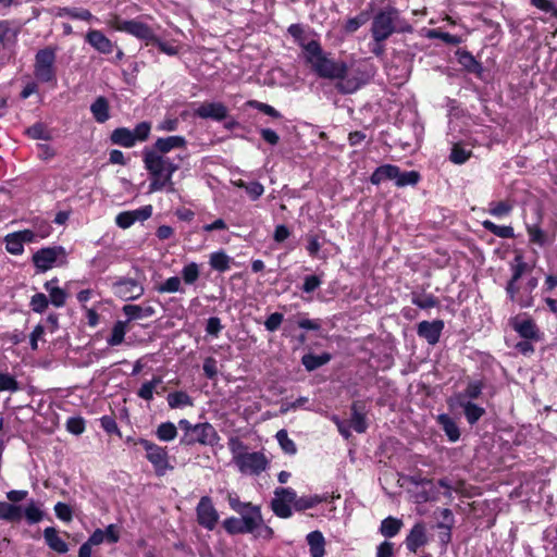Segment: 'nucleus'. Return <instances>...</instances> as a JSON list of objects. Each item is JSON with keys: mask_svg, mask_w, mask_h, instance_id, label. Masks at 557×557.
Listing matches in <instances>:
<instances>
[{"mask_svg": "<svg viewBox=\"0 0 557 557\" xmlns=\"http://www.w3.org/2000/svg\"><path fill=\"white\" fill-rule=\"evenodd\" d=\"M227 502L235 512L237 513H255V510L260 511L259 505H253L252 503L240 502L239 497L236 494H228Z\"/></svg>", "mask_w": 557, "mask_h": 557, "instance_id": "35", "label": "nucleus"}, {"mask_svg": "<svg viewBox=\"0 0 557 557\" xmlns=\"http://www.w3.org/2000/svg\"><path fill=\"white\" fill-rule=\"evenodd\" d=\"M151 131V124L149 122H140L136 125L134 129H132L133 137L135 141H145L148 139Z\"/></svg>", "mask_w": 557, "mask_h": 557, "instance_id": "58", "label": "nucleus"}, {"mask_svg": "<svg viewBox=\"0 0 557 557\" xmlns=\"http://www.w3.org/2000/svg\"><path fill=\"white\" fill-rule=\"evenodd\" d=\"M85 40L95 50L102 54H110L113 52L114 45L113 42L101 32L98 29H90L87 32L85 36Z\"/></svg>", "mask_w": 557, "mask_h": 557, "instance_id": "17", "label": "nucleus"}, {"mask_svg": "<svg viewBox=\"0 0 557 557\" xmlns=\"http://www.w3.org/2000/svg\"><path fill=\"white\" fill-rule=\"evenodd\" d=\"M296 492L290 487H277L271 500V509L274 515L282 519H288L293 515L290 505L295 506Z\"/></svg>", "mask_w": 557, "mask_h": 557, "instance_id": "9", "label": "nucleus"}, {"mask_svg": "<svg viewBox=\"0 0 557 557\" xmlns=\"http://www.w3.org/2000/svg\"><path fill=\"white\" fill-rule=\"evenodd\" d=\"M127 321H117L111 331V335L108 337L107 343L109 346H117L123 343L126 333Z\"/></svg>", "mask_w": 557, "mask_h": 557, "instance_id": "44", "label": "nucleus"}, {"mask_svg": "<svg viewBox=\"0 0 557 557\" xmlns=\"http://www.w3.org/2000/svg\"><path fill=\"white\" fill-rule=\"evenodd\" d=\"M513 261L515 264H512L511 280L513 282H518L522 277L524 272L528 270V264L523 260L522 256H516Z\"/></svg>", "mask_w": 557, "mask_h": 557, "instance_id": "61", "label": "nucleus"}, {"mask_svg": "<svg viewBox=\"0 0 557 557\" xmlns=\"http://www.w3.org/2000/svg\"><path fill=\"white\" fill-rule=\"evenodd\" d=\"M232 258L223 250L214 251L210 255L209 264L218 272H226L231 268Z\"/></svg>", "mask_w": 557, "mask_h": 557, "instance_id": "34", "label": "nucleus"}, {"mask_svg": "<svg viewBox=\"0 0 557 557\" xmlns=\"http://www.w3.org/2000/svg\"><path fill=\"white\" fill-rule=\"evenodd\" d=\"M66 250L62 246L45 247L37 250L32 261L37 272L45 273L54 267H62L67 262Z\"/></svg>", "mask_w": 557, "mask_h": 557, "instance_id": "6", "label": "nucleus"}, {"mask_svg": "<svg viewBox=\"0 0 557 557\" xmlns=\"http://www.w3.org/2000/svg\"><path fill=\"white\" fill-rule=\"evenodd\" d=\"M156 435L160 441L170 442L176 437L177 429L172 422H163L157 428Z\"/></svg>", "mask_w": 557, "mask_h": 557, "instance_id": "49", "label": "nucleus"}, {"mask_svg": "<svg viewBox=\"0 0 557 557\" xmlns=\"http://www.w3.org/2000/svg\"><path fill=\"white\" fill-rule=\"evenodd\" d=\"M350 426L357 433H363V432H366V430L368 428L364 414L361 413L360 411H358L357 403H354L352 406H351Z\"/></svg>", "mask_w": 557, "mask_h": 557, "instance_id": "47", "label": "nucleus"}, {"mask_svg": "<svg viewBox=\"0 0 557 557\" xmlns=\"http://www.w3.org/2000/svg\"><path fill=\"white\" fill-rule=\"evenodd\" d=\"M235 463L242 473L259 475L268 467V460L262 453H246L235 457Z\"/></svg>", "mask_w": 557, "mask_h": 557, "instance_id": "12", "label": "nucleus"}, {"mask_svg": "<svg viewBox=\"0 0 557 557\" xmlns=\"http://www.w3.org/2000/svg\"><path fill=\"white\" fill-rule=\"evenodd\" d=\"M170 408H181L193 405L191 397L183 391L170 393L166 397Z\"/></svg>", "mask_w": 557, "mask_h": 557, "instance_id": "42", "label": "nucleus"}, {"mask_svg": "<svg viewBox=\"0 0 557 557\" xmlns=\"http://www.w3.org/2000/svg\"><path fill=\"white\" fill-rule=\"evenodd\" d=\"M457 61L462 67L469 72L476 75H481L483 72L482 64L475 60L471 52L462 49H458L456 51Z\"/></svg>", "mask_w": 557, "mask_h": 557, "instance_id": "24", "label": "nucleus"}, {"mask_svg": "<svg viewBox=\"0 0 557 557\" xmlns=\"http://www.w3.org/2000/svg\"><path fill=\"white\" fill-rule=\"evenodd\" d=\"M44 539L48 547L58 554H65L69 546L64 540L59 536L58 530L53 527H48L44 530Z\"/></svg>", "mask_w": 557, "mask_h": 557, "instance_id": "22", "label": "nucleus"}, {"mask_svg": "<svg viewBox=\"0 0 557 557\" xmlns=\"http://www.w3.org/2000/svg\"><path fill=\"white\" fill-rule=\"evenodd\" d=\"M136 276H115L113 278L111 289L115 297L124 301H132L144 295V276L138 269H136Z\"/></svg>", "mask_w": 557, "mask_h": 557, "instance_id": "4", "label": "nucleus"}, {"mask_svg": "<svg viewBox=\"0 0 557 557\" xmlns=\"http://www.w3.org/2000/svg\"><path fill=\"white\" fill-rule=\"evenodd\" d=\"M255 513H238L240 517H228L224 519L222 525L225 532L230 535L249 534L252 533L255 528L260 522V511L255 510Z\"/></svg>", "mask_w": 557, "mask_h": 557, "instance_id": "8", "label": "nucleus"}, {"mask_svg": "<svg viewBox=\"0 0 557 557\" xmlns=\"http://www.w3.org/2000/svg\"><path fill=\"white\" fill-rule=\"evenodd\" d=\"M257 524L258 525L255 528L253 532L251 533L256 539H262L265 541H270L274 537L273 529L264 523L261 512H260V522H258Z\"/></svg>", "mask_w": 557, "mask_h": 557, "instance_id": "55", "label": "nucleus"}, {"mask_svg": "<svg viewBox=\"0 0 557 557\" xmlns=\"http://www.w3.org/2000/svg\"><path fill=\"white\" fill-rule=\"evenodd\" d=\"M66 430L75 435H79L85 431V421L82 417H71L66 421Z\"/></svg>", "mask_w": 557, "mask_h": 557, "instance_id": "63", "label": "nucleus"}, {"mask_svg": "<svg viewBox=\"0 0 557 557\" xmlns=\"http://www.w3.org/2000/svg\"><path fill=\"white\" fill-rule=\"evenodd\" d=\"M306 63L317 76L336 82L335 88L343 95L356 92L374 76V69L368 62L354 61L348 64L334 59L320 44L309 45Z\"/></svg>", "mask_w": 557, "mask_h": 557, "instance_id": "1", "label": "nucleus"}, {"mask_svg": "<svg viewBox=\"0 0 557 557\" xmlns=\"http://www.w3.org/2000/svg\"><path fill=\"white\" fill-rule=\"evenodd\" d=\"M275 437L285 454L295 455L297 453V446L295 442L288 437L286 430L282 429L277 431Z\"/></svg>", "mask_w": 557, "mask_h": 557, "instance_id": "46", "label": "nucleus"}, {"mask_svg": "<svg viewBox=\"0 0 557 557\" xmlns=\"http://www.w3.org/2000/svg\"><path fill=\"white\" fill-rule=\"evenodd\" d=\"M219 441L220 436L216 430L208 422L195 424L191 436H183L181 438V443L188 446L196 443L206 446H215Z\"/></svg>", "mask_w": 557, "mask_h": 557, "instance_id": "10", "label": "nucleus"}, {"mask_svg": "<svg viewBox=\"0 0 557 557\" xmlns=\"http://www.w3.org/2000/svg\"><path fill=\"white\" fill-rule=\"evenodd\" d=\"M420 181V174L417 171L401 172L398 168V175L395 178V184L398 187L414 186Z\"/></svg>", "mask_w": 557, "mask_h": 557, "instance_id": "45", "label": "nucleus"}, {"mask_svg": "<svg viewBox=\"0 0 557 557\" xmlns=\"http://www.w3.org/2000/svg\"><path fill=\"white\" fill-rule=\"evenodd\" d=\"M54 513L60 520L64 522H70L73 519L72 508L62 502H59L54 505Z\"/></svg>", "mask_w": 557, "mask_h": 557, "instance_id": "62", "label": "nucleus"}, {"mask_svg": "<svg viewBox=\"0 0 557 557\" xmlns=\"http://www.w3.org/2000/svg\"><path fill=\"white\" fill-rule=\"evenodd\" d=\"M18 30L11 26V23L7 20L0 21V50L3 49L8 44L16 40Z\"/></svg>", "mask_w": 557, "mask_h": 557, "instance_id": "38", "label": "nucleus"}, {"mask_svg": "<svg viewBox=\"0 0 557 557\" xmlns=\"http://www.w3.org/2000/svg\"><path fill=\"white\" fill-rule=\"evenodd\" d=\"M542 215L537 213V221L535 223H527L525 228L530 244L537 245L539 247L547 246L552 243L547 233L541 226Z\"/></svg>", "mask_w": 557, "mask_h": 557, "instance_id": "20", "label": "nucleus"}, {"mask_svg": "<svg viewBox=\"0 0 557 557\" xmlns=\"http://www.w3.org/2000/svg\"><path fill=\"white\" fill-rule=\"evenodd\" d=\"M322 278L319 275H307L304 280L301 290L306 294H310L320 287Z\"/></svg>", "mask_w": 557, "mask_h": 557, "instance_id": "64", "label": "nucleus"}, {"mask_svg": "<svg viewBox=\"0 0 557 557\" xmlns=\"http://www.w3.org/2000/svg\"><path fill=\"white\" fill-rule=\"evenodd\" d=\"M5 249L14 256H20L24 252V245L16 233H10L4 237Z\"/></svg>", "mask_w": 557, "mask_h": 557, "instance_id": "48", "label": "nucleus"}, {"mask_svg": "<svg viewBox=\"0 0 557 557\" xmlns=\"http://www.w3.org/2000/svg\"><path fill=\"white\" fill-rule=\"evenodd\" d=\"M49 306V299L44 293H36L32 296L29 307L36 313H42Z\"/></svg>", "mask_w": 557, "mask_h": 557, "instance_id": "56", "label": "nucleus"}, {"mask_svg": "<svg viewBox=\"0 0 557 557\" xmlns=\"http://www.w3.org/2000/svg\"><path fill=\"white\" fill-rule=\"evenodd\" d=\"M306 239H307L306 249H307L308 255L310 257H317L322 247V244L319 240V235L308 233L306 235Z\"/></svg>", "mask_w": 557, "mask_h": 557, "instance_id": "60", "label": "nucleus"}, {"mask_svg": "<svg viewBox=\"0 0 557 557\" xmlns=\"http://www.w3.org/2000/svg\"><path fill=\"white\" fill-rule=\"evenodd\" d=\"M511 326L524 339H540V330L535 322L530 318L523 320L513 318L511 320Z\"/></svg>", "mask_w": 557, "mask_h": 557, "instance_id": "18", "label": "nucleus"}, {"mask_svg": "<svg viewBox=\"0 0 557 557\" xmlns=\"http://www.w3.org/2000/svg\"><path fill=\"white\" fill-rule=\"evenodd\" d=\"M331 360V355L324 352L322 355L307 354L301 358V363L307 371H314L318 368L326 364Z\"/></svg>", "mask_w": 557, "mask_h": 557, "instance_id": "33", "label": "nucleus"}, {"mask_svg": "<svg viewBox=\"0 0 557 557\" xmlns=\"http://www.w3.org/2000/svg\"><path fill=\"white\" fill-rule=\"evenodd\" d=\"M181 275L185 284L191 285L198 281L200 276L199 264L196 262H189L185 264L181 271Z\"/></svg>", "mask_w": 557, "mask_h": 557, "instance_id": "43", "label": "nucleus"}, {"mask_svg": "<svg viewBox=\"0 0 557 557\" xmlns=\"http://www.w3.org/2000/svg\"><path fill=\"white\" fill-rule=\"evenodd\" d=\"M238 187L240 188H244L246 190V193L248 194V196L250 197L251 200H257L259 199L262 194L264 193V187L261 183L259 182H249V183H246L244 181H239V183L237 184Z\"/></svg>", "mask_w": 557, "mask_h": 557, "instance_id": "52", "label": "nucleus"}, {"mask_svg": "<svg viewBox=\"0 0 557 557\" xmlns=\"http://www.w3.org/2000/svg\"><path fill=\"white\" fill-rule=\"evenodd\" d=\"M429 542L426 525L423 521L416 522L405 539L408 552L417 553L418 549Z\"/></svg>", "mask_w": 557, "mask_h": 557, "instance_id": "15", "label": "nucleus"}, {"mask_svg": "<svg viewBox=\"0 0 557 557\" xmlns=\"http://www.w3.org/2000/svg\"><path fill=\"white\" fill-rule=\"evenodd\" d=\"M513 205L508 200L491 201L487 212L496 219H503L511 214Z\"/></svg>", "mask_w": 557, "mask_h": 557, "instance_id": "36", "label": "nucleus"}, {"mask_svg": "<svg viewBox=\"0 0 557 557\" xmlns=\"http://www.w3.org/2000/svg\"><path fill=\"white\" fill-rule=\"evenodd\" d=\"M197 522L208 531H213L219 522V512L210 496H202L196 506Z\"/></svg>", "mask_w": 557, "mask_h": 557, "instance_id": "11", "label": "nucleus"}, {"mask_svg": "<svg viewBox=\"0 0 557 557\" xmlns=\"http://www.w3.org/2000/svg\"><path fill=\"white\" fill-rule=\"evenodd\" d=\"M484 388V384L482 381H470L466 388L456 395L457 404L462 403V400H472L480 397L482 391Z\"/></svg>", "mask_w": 557, "mask_h": 557, "instance_id": "31", "label": "nucleus"}, {"mask_svg": "<svg viewBox=\"0 0 557 557\" xmlns=\"http://www.w3.org/2000/svg\"><path fill=\"white\" fill-rule=\"evenodd\" d=\"M156 290L160 294H173V293H184V288L182 287V281L178 276H171L166 278L162 284L157 285Z\"/></svg>", "mask_w": 557, "mask_h": 557, "instance_id": "41", "label": "nucleus"}, {"mask_svg": "<svg viewBox=\"0 0 557 557\" xmlns=\"http://www.w3.org/2000/svg\"><path fill=\"white\" fill-rule=\"evenodd\" d=\"M311 557H323L325 555V540L320 531H312L307 535Z\"/></svg>", "mask_w": 557, "mask_h": 557, "instance_id": "27", "label": "nucleus"}, {"mask_svg": "<svg viewBox=\"0 0 557 557\" xmlns=\"http://www.w3.org/2000/svg\"><path fill=\"white\" fill-rule=\"evenodd\" d=\"M26 134L33 139L50 140L51 134L42 123H35L26 129Z\"/></svg>", "mask_w": 557, "mask_h": 557, "instance_id": "54", "label": "nucleus"}, {"mask_svg": "<svg viewBox=\"0 0 557 557\" xmlns=\"http://www.w3.org/2000/svg\"><path fill=\"white\" fill-rule=\"evenodd\" d=\"M436 420L450 442L455 443L460 438V430L450 416L441 413Z\"/></svg>", "mask_w": 557, "mask_h": 557, "instance_id": "26", "label": "nucleus"}, {"mask_svg": "<svg viewBox=\"0 0 557 557\" xmlns=\"http://www.w3.org/2000/svg\"><path fill=\"white\" fill-rule=\"evenodd\" d=\"M187 140L184 136L172 135L159 137L151 148L143 150V161L145 169L149 173V193L165 189L166 193H174L175 186L172 181L173 174L180 169L166 153L174 149L186 148Z\"/></svg>", "mask_w": 557, "mask_h": 557, "instance_id": "2", "label": "nucleus"}, {"mask_svg": "<svg viewBox=\"0 0 557 557\" xmlns=\"http://www.w3.org/2000/svg\"><path fill=\"white\" fill-rule=\"evenodd\" d=\"M90 112L97 123H106L111 116L109 100L103 96L97 97L90 104Z\"/></svg>", "mask_w": 557, "mask_h": 557, "instance_id": "23", "label": "nucleus"}, {"mask_svg": "<svg viewBox=\"0 0 557 557\" xmlns=\"http://www.w3.org/2000/svg\"><path fill=\"white\" fill-rule=\"evenodd\" d=\"M471 152L460 147L459 145H454L451 148V152L449 156V160L455 164H462L470 158Z\"/></svg>", "mask_w": 557, "mask_h": 557, "instance_id": "59", "label": "nucleus"}, {"mask_svg": "<svg viewBox=\"0 0 557 557\" xmlns=\"http://www.w3.org/2000/svg\"><path fill=\"white\" fill-rule=\"evenodd\" d=\"M322 502H323V498L320 497L319 495H310V496H301V497L296 496L294 509L297 511H302L306 509L313 508Z\"/></svg>", "mask_w": 557, "mask_h": 557, "instance_id": "51", "label": "nucleus"}, {"mask_svg": "<svg viewBox=\"0 0 557 557\" xmlns=\"http://www.w3.org/2000/svg\"><path fill=\"white\" fill-rule=\"evenodd\" d=\"M138 444L145 449L146 458L152 465L157 476H163L174 469L166 447L159 446L146 438H139Z\"/></svg>", "mask_w": 557, "mask_h": 557, "instance_id": "5", "label": "nucleus"}, {"mask_svg": "<svg viewBox=\"0 0 557 557\" xmlns=\"http://www.w3.org/2000/svg\"><path fill=\"white\" fill-rule=\"evenodd\" d=\"M0 519L7 521H20L22 519L21 507L7 502H0Z\"/></svg>", "mask_w": 557, "mask_h": 557, "instance_id": "39", "label": "nucleus"}, {"mask_svg": "<svg viewBox=\"0 0 557 557\" xmlns=\"http://www.w3.org/2000/svg\"><path fill=\"white\" fill-rule=\"evenodd\" d=\"M482 226L484 230L488 231L493 235L499 238H513L515 231L510 225H497L490 220H485L482 222Z\"/></svg>", "mask_w": 557, "mask_h": 557, "instance_id": "37", "label": "nucleus"}, {"mask_svg": "<svg viewBox=\"0 0 557 557\" xmlns=\"http://www.w3.org/2000/svg\"><path fill=\"white\" fill-rule=\"evenodd\" d=\"M161 383V376H153L152 380L141 384L140 388L137 391V396L146 401L152 400L153 393Z\"/></svg>", "mask_w": 557, "mask_h": 557, "instance_id": "40", "label": "nucleus"}, {"mask_svg": "<svg viewBox=\"0 0 557 557\" xmlns=\"http://www.w3.org/2000/svg\"><path fill=\"white\" fill-rule=\"evenodd\" d=\"M397 17L398 11L393 7L385 8L374 15L371 33L376 44L386 40L395 32Z\"/></svg>", "mask_w": 557, "mask_h": 557, "instance_id": "7", "label": "nucleus"}, {"mask_svg": "<svg viewBox=\"0 0 557 557\" xmlns=\"http://www.w3.org/2000/svg\"><path fill=\"white\" fill-rule=\"evenodd\" d=\"M411 302L420 309H431L438 305L435 296L432 294L419 295L412 293Z\"/></svg>", "mask_w": 557, "mask_h": 557, "instance_id": "50", "label": "nucleus"}, {"mask_svg": "<svg viewBox=\"0 0 557 557\" xmlns=\"http://www.w3.org/2000/svg\"><path fill=\"white\" fill-rule=\"evenodd\" d=\"M110 140L112 144L125 148H132L136 145V141L132 134V129L127 127L115 128L110 135Z\"/></svg>", "mask_w": 557, "mask_h": 557, "instance_id": "28", "label": "nucleus"}, {"mask_svg": "<svg viewBox=\"0 0 557 557\" xmlns=\"http://www.w3.org/2000/svg\"><path fill=\"white\" fill-rule=\"evenodd\" d=\"M57 49L45 47L39 49L34 60V76L38 83L57 85Z\"/></svg>", "mask_w": 557, "mask_h": 557, "instance_id": "3", "label": "nucleus"}, {"mask_svg": "<svg viewBox=\"0 0 557 557\" xmlns=\"http://www.w3.org/2000/svg\"><path fill=\"white\" fill-rule=\"evenodd\" d=\"M288 34L294 38L295 42L302 49L305 60L308 57V47L311 44H320L314 38H309V34L306 32L301 24H292L287 29Z\"/></svg>", "mask_w": 557, "mask_h": 557, "instance_id": "21", "label": "nucleus"}, {"mask_svg": "<svg viewBox=\"0 0 557 557\" xmlns=\"http://www.w3.org/2000/svg\"><path fill=\"white\" fill-rule=\"evenodd\" d=\"M115 28L139 39L146 40L147 45H151L153 40H157V36L153 30L147 24L136 20L119 21Z\"/></svg>", "mask_w": 557, "mask_h": 557, "instance_id": "13", "label": "nucleus"}, {"mask_svg": "<svg viewBox=\"0 0 557 557\" xmlns=\"http://www.w3.org/2000/svg\"><path fill=\"white\" fill-rule=\"evenodd\" d=\"M458 405L463 409L466 420L470 425H474L485 414L483 407L470 400H462Z\"/></svg>", "mask_w": 557, "mask_h": 557, "instance_id": "29", "label": "nucleus"}, {"mask_svg": "<svg viewBox=\"0 0 557 557\" xmlns=\"http://www.w3.org/2000/svg\"><path fill=\"white\" fill-rule=\"evenodd\" d=\"M398 175V166L393 164H384L374 170L370 176L373 185H380L384 181H395Z\"/></svg>", "mask_w": 557, "mask_h": 557, "instance_id": "25", "label": "nucleus"}, {"mask_svg": "<svg viewBox=\"0 0 557 557\" xmlns=\"http://www.w3.org/2000/svg\"><path fill=\"white\" fill-rule=\"evenodd\" d=\"M444 322L442 320L421 321L417 325V334L419 337L424 338L428 344L435 345L438 343Z\"/></svg>", "mask_w": 557, "mask_h": 557, "instance_id": "16", "label": "nucleus"}, {"mask_svg": "<svg viewBox=\"0 0 557 557\" xmlns=\"http://www.w3.org/2000/svg\"><path fill=\"white\" fill-rule=\"evenodd\" d=\"M123 312L127 317V321L150 318L154 315L156 310L151 306L141 307L138 305H125Z\"/></svg>", "mask_w": 557, "mask_h": 557, "instance_id": "30", "label": "nucleus"}, {"mask_svg": "<svg viewBox=\"0 0 557 557\" xmlns=\"http://www.w3.org/2000/svg\"><path fill=\"white\" fill-rule=\"evenodd\" d=\"M441 516L443 517V521L436 523V528L441 530L438 539L443 546H447L451 542V530L455 524V518L449 508H443Z\"/></svg>", "mask_w": 557, "mask_h": 557, "instance_id": "19", "label": "nucleus"}, {"mask_svg": "<svg viewBox=\"0 0 557 557\" xmlns=\"http://www.w3.org/2000/svg\"><path fill=\"white\" fill-rule=\"evenodd\" d=\"M20 389V383L13 375L0 372V392L15 393Z\"/></svg>", "mask_w": 557, "mask_h": 557, "instance_id": "53", "label": "nucleus"}, {"mask_svg": "<svg viewBox=\"0 0 557 557\" xmlns=\"http://www.w3.org/2000/svg\"><path fill=\"white\" fill-rule=\"evenodd\" d=\"M228 110L226 106L218 101H205L199 103L194 111V116L200 119H210L216 122H221L227 117Z\"/></svg>", "mask_w": 557, "mask_h": 557, "instance_id": "14", "label": "nucleus"}, {"mask_svg": "<svg viewBox=\"0 0 557 557\" xmlns=\"http://www.w3.org/2000/svg\"><path fill=\"white\" fill-rule=\"evenodd\" d=\"M404 523L400 519L395 517H387L382 520L380 525V533L387 539L396 536L401 530Z\"/></svg>", "mask_w": 557, "mask_h": 557, "instance_id": "32", "label": "nucleus"}, {"mask_svg": "<svg viewBox=\"0 0 557 557\" xmlns=\"http://www.w3.org/2000/svg\"><path fill=\"white\" fill-rule=\"evenodd\" d=\"M247 106L253 109H257L258 111L273 117V119H281L282 114L272 106L260 102L258 100H249L247 102Z\"/></svg>", "mask_w": 557, "mask_h": 557, "instance_id": "57", "label": "nucleus"}]
</instances>
